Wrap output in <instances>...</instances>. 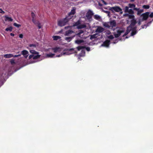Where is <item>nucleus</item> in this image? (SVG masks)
<instances>
[{
	"label": "nucleus",
	"instance_id": "58",
	"mask_svg": "<svg viewBox=\"0 0 153 153\" xmlns=\"http://www.w3.org/2000/svg\"><path fill=\"white\" fill-rule=\"evenodd\" d=\"M134 0H130V1L132 2H134Z\"/></svg>",
	"mask_w": 153,
	"mask_h": 153
},
{
	"label": "nucleus",
	"instance_id": "3",
	"mask_svg": "<svg viewBox=\"0 0 153 153\" xmlns=\"http://www.w3.org/2000/svg\"><path fill=\"white\" fill-rule=\"evenodd\" d=\"M109 10L113 12H114V11L119 12L122 10L118 6L111 7L109 9Z\"/></svg>",
	"mask_w": 153,
	"mask_h": 153
},
{
	"label": "nucleus",
	"instance_id": "23",
	"mask_svg": "<svg viewBox=\"0 0 153 153\" xmlns=\"http://www.w3.org/2000/svg\"><path fill=\"white\" fill-rule=\"evenodd\" d=\"M13 27L12 26L10 27H9L5 29V30L6 31L11 32L13 29Z\"/></svg>",
	"mask_w": 153,
	"mask_h": 153
},
{
	"label": "nucleus",
	"instance_id": "35",
	"mask_svg": "<svg viewBox=\"0 0 153 153\" xmlns=\"http://www.w3.org/2000/svg\"><path fill=\"white\" fill-rule=\"evenodd\" d=\"M129 14H133L134 13V12L131 9H129L128 12Z\"/></svg>",
	"mask_w": 153,
	"mask_h": 153
},
{
	"label": "nucleus",
	"instance_id": "29",
	"mask_svg": "<svg viewBox=\"0 0 153 153\" xmlns=\"http://www.w3.org/2000/svg\"><path fill=\"white\" fill-rule=\"evenodd\" d=\"M32 21L35 24V25H38L40 22L38 21H36L35 19L33 20L32 19Z\"/></svg>",
	"mask_w": 153,
	"mask_h": 153
},
{
	"label": "nucleus",
	"instance_id": "20",
	"mask_svg": "<svg viewBox=\"0 0 153 153\" xmlns=\"http://www.w3.org/2000/svg\"><path fill=\"white\" fill-rule=\"evenodd\" d=\"M125 15L128 17L129 19H134V16L133 15H130L128 14H125Z\"/></svg>",
	"mask_w": 153,
	"mask_h": 153
},
{
	"label": "nucleus",
	"instance_id": "25",
	"mask_svg": "<svg viewBox=\"0 0 153 153\" xmlns=\"http://www.w3.org/2000/svg\"><path fill=\"white\" fill-rule=\"evenodd\" d=\"M30 52L31 53L33 54H38L39 53L38 52L35 51L33 50H30Z\"/></svg>",
	"mask_w": 153,
	"mask_h": 153
},
{
	"label": "nucleus",
	"instance_id": "51",
	"mask_svg": "<svg viewBox=\"0 0 153 153\" xmlns=\"http://www.w3.org/2000/svg\"><path fill=\"white\" fill-rule=\"evenodd\" d=\"M149 16L150 18H152L153 17V13H152Z\"/></svg>",
	"mask_w": 153,
	"mask_h": 153
},
{
	"label": "nucleus",
	"instance_id": "50",
	"mask_svg": "<svg viewBox=\"0 0 153 153\" xmlns=\"http://www.w3.org/2000/svg\"><path fill=\"white\" fill-rule=\"evenodd\" d=\"M10 63L11 64H13L15 63V62L14 60H11L10 61Z\"/></svg>",
	"mask_w": 153,
	"mask_h": 153
},
{
	"label": "nucleus",
	"instance_id": "6",
	"mask_svg": "<svg viewBox=\"0 0 153 153\" xmlns=\"http://www.w3.org/2000/svg\"><path fill=\"white\" fill-rule=\"evenodd\" d=\"M104 30L105 29L103 27L100 26H98L97 29L95 30V32L99 33H100L103 32Z\"/></svg>",
	"mask_w": 153,
	"mask_h": 153
},
{
	"label": "nucleus",
	"instance_id": "42",
	"mask_svg": "<svg viewBox=\"0 0 153 153\" xmlns=\"http://www.w3.org/2000/svg\"><path fill=\"white\" fill-rule=\"evenodd\" d=\"M29 46L30 47H33V48H36V45L35 44H30L29 45Z\"/></svg>",
	"mask_w": 153,
	"mask_h": 153
},
{
	"label": "nucleus",
	"instance_id": "62",
	"mask_svg": "<svg viewBox=\"0 0 153 153\" xmlns=\"http://www.w3.org/2000/svg\"><path fill=\"white\" fill-rule=\"evenodd\" d=\"M126 38H128V37H126Z\"/></svg>",
	"mask_w": 153,
	"mask_h": 153
},
{
	"label": "nucleus",
	"instance_id": "21",
	"mask_svg": "<svg viewBox=\"0 0 153 153\" xmlns=\"http://www.w3.org/2000/svg\"><path fill=\"white\" fill-rule=\"evenodd\" d=\"M97 33L91 35L90 36V39L91 40H92L96 38L97 37Z\"/></svg>",
	"mask_w": 153,
	"mask_h": 153
},
{
	"label": "nucleus",
	"instance_id": "19",
	"mask_svg": "<svg viewBox=\"0 0 153 153\" xmlns=\"http://www.w3.org/2000/svg\"><path fill=\"white\" fill-rule=\"evenodd\" d=\"M74 37V36L72 37H66L65 38V39L68 42H70Z\"/></svg>",
	"mask_w": 153,
	"mask_h": 153
},
{
	"label": "nucleus",
	"instance_id": "46",
	"mask_svg": "<svg viewBox=\"0 0 153 153\" xmlns=\"http://www.w3.org/2000/svg\"><path fill=\"white\" fill-rule=\"evenodd\" d=\"M39 29H40L42 28V27L40 23H39L38 25H37Z\"/></svg>",
	"mask_w": 153,
	"mask_h": 153
},
{
	"label": "nucleus",
	"instance_id": "30",
	"mask_svg": "<svg viewBox=\"0 0 153 153\" xmlns=\"http://www.w3.org/2000/svg\"><path fill=\"white\" fill-rule=\"evenodd\" d=\"M83 33H84V31L83 30H79V33L76 34V35L80 37V35Z\"/></svg>",
	"mask_w": 153,
	"mask_h": 153
},
{
	"label": "nucleus",
	"instance_id": "43",
	"mask_svg": "<svg viewBox=\"0 0 153 153\" xmlns=\"http://www.w3.org/2000/svg\"><path fill=\"white\" fill-rule=\"evenodd\" d=\"M108 38L110 39H112L114 38V37L113 35H110L108 36Z\"/></svg>",
	"mask_w": 153,
	"mask_h": 153
},
{
	"label": "nucleus",
	"instance_id": "52",
	"mask_svg": "<svg viewBox=\"0 0 153 153\" xmlns=\"http://www.w3.org/2000/svg\"><path fill=\"white\" fill-rule=\"evenodd\" d=\"M34 56V55H30L29 56V59H31L32 57H33V56Z\"/></svg>",
	"mask_w": 153,
	"mask_h": 153
},
{
	"label": "nucleus",
	"instance_id": "14",
	"mask_svg": "<svg viewBox=\"0 0 153 153\" xmlns=\"http://www.w3.org/2000/svg\"><path fill=\"white\" fill-rule=\"evenodd\" d=\"M5 18V21L12 22L13 21V19H12L11 17H9L7 16H4Z\"/></svg>",
	"mask_w": 153,
	"mask_h": 153
},
{
	"label": "nucleus",
	"instance_id": "27",
	"mask_svg": "<svg viewBox=\"0 0 153 153\" xmlns=\"http://www.w3.org/2000/svg\"><path fill=\"white\" fill-rule=\"evenodd\" d=\"M55 55L54 54H53L51 53L47 54L46 56L48 57H53Z\"/></svg>",
	"mask_w": 153,
	"mask_h": 153
},
{
	"label": "nucleus",
	"instance_id": "59",
	"mask_svg": "<svg viewBox=\"0 0 153 153\" xmlns=\"http://www.w3.org/2000/svg\"><path fill=\"white\" fill-rule=\"evenodd\" d=\"M141 27L142 28H144L143 26H141Z\"/></svg>",
	"mask_w": 153,
	"mask_h": 153
},
{
	"label": "nucleus",
	"instance_id": "2",
	"mask_svg": "<svg viewBox=\"0 0 153 153\" xmlns=\"http://www.w3.org/2000/svg\"><path fill=\"white\" fill-rule=\"evenodd\" d=\"M71 19V17L70 18H68V17L66 16L65 18L58 21V25L60 27L65 26Z\"/></svg>",
	"mask_w": 153,
	"mask_h": 153
},
{
	"label": "nucleus",
	"instance_id": "57",
	"mask_svg": "<svg viewBox=\"0 0 153 153\" xmlns=\"http://www.w3.org/2000/svg\"><path fill=\"white\" fill-rule=\"evenodd\" d=\"M10 35L11 36H14V33H10Z\"/></svg>",
	"mask_w": 153,
	"mask_h": 153
},
{
	"label": "nucleus",
	"instance_id": "16",
	"mask_svg": "<svg viewBox=\"0 0 153 153\" xmlns=\"http://www.w3.org/2000/svg\"><path fill=\"white\" fill-rule=\"evenodd\" d=\"M13 55L12 54H7L4 55V57L5 58H10L13 57Z\"/></svg>",
	"mask_w": 153,
	"mask_h": 153
},
{
	"label": "nucleus",
	"instance_id": "38",
	"mask_svg": "<svg viewBox=\"0 0 153 153\" xmlns=\"http://www.w3.org/2000/svg\"><path fill=\"white\" fill-rule=\"evenodd\" d=\"M143 11V10H139L137 11V14L138 15H140L141 13Z\"/></svg>",
	"mask_w": 153,
	"mask_h": 153
},
{
	"label": "nucleus",
	"instance_id": "10",
	"mask_svg": "<svg viewBox=\"0 0 153 153\" xmlns=\"http://www.w3.org/2000/svg\"><path fill=\"white\" fill-rule=\"evenodd\" d=\"M74 32L71 30H69L65 32V36H69L71 34L74 33Z\"/></svg>",
	"mask_w": 153,
	"mask_h": 153
},
{
	"label": "nucleus",
	"instance_id": "41",
	"mask_svg": "<svg viewBox=\"0 0 153 153\" xmlns=\"http://www.w3.org/2000/svg\"><path fill=\"white\" fill-rule=\"evenodd\" d=\"M129 7L126 6L125 8V12H128L129 10Z\"/></svg>",
	"mask_w": 153,
	"mask_h": 153
},
{
	"label": "nucleus",
	"instance_id": "49",
	"mask_svg": "<svg viewBox=\"0 0 153 153\" xmlns=\"http://www.w3.org/2000/svg\"><path fill=\"white\" fill-rule=\"evenodd\" d=\"M85 48H86V50L87 51H90V49L89 47H85Z\"/></svg>",
	"mask_w": 153,
	"mask_h": 153
},
{
	"label": "nucleus",
	"instance_id": "4",
	"mask_svg": "<svg viewBox=\"0 0 153 153\" xmlns=\"http://www.w3.org/2000/svg\"><path fill=\"white\" fill-rule=\"evenodd\" d=\"M93 14V12L90 10H89L86 13V16L88 19H90L92 18Z\"/></svg>",
	"mask_w": 153,
	"mask_h": 153
},
{
	"label": "nucleus",
	"instance_id": "26",
	"mask_svg": "<svg viewBox=\"0 0 153 153\" xmlns=\"http://www.w3.org/2000/svg\"><path fill=\"white\" fill-rule=\"evenodd\" d=\"M80 24V21L79 20H78L77 22H75L74 24V26H78V25H79Z\"/></svg>",
	"mask_w": 153,
	"mask_h": 153
},
{
	"label": "nucleus",
	"instance_id": "5",
	"mask_svg": "<svg viewBox=\"0 0 153 153\" xmlns=\"http://www.w3.org/2000/svg\"><path fill=\"white\" fill-rule=\"evenodd\" d=\"M149 14V12H146L142 14L141 15V16H143L142 20L145 21L147 20L148 18Z\"/></svg>",
	"mask_w": 153,
	"mask_h": 153
},
{
	"label": "nucleus",
	"instance_id": "61",
	"mask_svg": "<svg viewBox=\"0 0 153 153\" xmlns=\"http://www.w3.org/2000/svg\"><path fill=\"white\" fill-rule=\"evenodd\" d=\"M139 25H140V22H139Z\"/></svg>",
	"mask_w": 153,
	"mask_h": 153
},
{
	"label": "nucleus",
	"instance_id": "9",
	"mask_svg": "<svg viewBox=\"0 0 153 153\" xmlns=\"http://www.w3.org/2000/svg\"><path fill=\"white\" fill-rule=\"evenodd\" d=\"M110 41L108 40H107L104 41L103 44L101 45V46H103L105 47H108L109 45Z\"/></svg>",
	"mask_w": 153,
	"mask_h": 153
},
{
	"label": "nucleus",
	"instance_id": "40",
	"mask_svg": "<svg viewBox=\"0 0 153 153\" xmlns=\"http://www.w3.org/2000/svg\"><path fill=\"white\" fill-rule=\"evenodd\" d=\"M13 25L17 27H19L21 26L20 25L16 23H14L13 24Z\"/></svg>",
	"mask_w": 153,
	"mask_h": 153
},
{
	"label": "nucleus",
	"instance_id": "31",
	"mask_svg": "<svg viewBox=\"0 0 153 153\" xmlns=\"http://www.w3.org/2000/svg\"><path fill=\"white\" fill-rule=\"evenodd\" d=\"M129 7L130 8H134L135 7V5L134 4H128Z\"/></svg>",
	"mask_w": 153,
	"mask_h": 153
},
{
	"label": "nucleus",
	"instance_id": "33",
	"mask_svg": "<svg viewBox=\"0 0 153 153\" xmlns=\"http://www.w3.org/2000/svg\"><path fill=\"white\" fill-rule=\"evenodd\" d=\"M31 16L32 17V19L34 20L36 16L35 14L33 12L31 13Z\"/></svg>",
	"mask_w": 153,
	"mask_h": 153
},
{
	"label": "nucleus",
	"instance_id": "53",
	"mask_svg": "<svg viewBox=\"0 0 153 153\" xmlns=\"http://www.w3.org/2000/svg\"><path fill=\"white\" fill-rule=\"evenodd\" d=\"M105 13H107L108 15H110V13L109 11H105Z\"/></svg>",
	"mask_w": 153,
	"mask_h": 153
},
{
	"label": "nucleus",
	"instance_id": "56",
	"mask_svg": "<svg viewBox=\"0 0 153 153\" xmlns=\"http://www.w3.org/2000/svg\"><path fill=\"white\" fill-rule=\"evenodd\" d=\"M134 10H137V11H138L139 10V9H138V8H134Z\"/></svg>",
	"mask_w": 153,
	"mask_h": 153
},
{
	"label": "nucleus",
	"instance_id": "60",
	"mask_svg": "<svg viewBox=\"0 0 153 153\" xmlns=\"http://www.w3.org/2000/svg\"><path fill=\"white\" fill-rule=\"evenodd\" d=\"M19 52H18L17 53H19Z\"/></svg>",
	"mask_w": 153,
	"mask_h": 153
},
{
	"label": "nucleus",
	"instance_id": "48",
	"mask_svg": "<svg viewBox=\"0 0 153 153\" xmlns=\"http://www.w3.org/2000/svg\"><path fill=\"white\" fill-rule=\"evenodd\" d=\"M137 29V27H133L132 29L131 30H134V31H137L136 30Z\"/></svg>",
	"mask_w": 153,
	"mask_h": 153
},
{
	"label": "nucleus",
	"instance_id": "55",
	"mask_svg": "<svg viewBox=\"0 0 153 153\" xmlns=\"http://www.w3.org/2000/svg\"><path fill=\"white\" fill-rule=\"evenodd\" d=\"M19 36L20 38H22L23 37V35H22V34H21L19 35Z\"/></svg>",
	"mask_w": 153,
	"mask_h": 153
},
{
	"label": "nucleus",
	"instance_id": "45",
	"mask_svg": "<svg viewBox=\"0 0 153 153\" xmlns=\"http://www.w3.org/2000/svg\"><path fill=\"white\" fill-rule=\"evenodd\" d=\"M104 26H105L106 27H110V26L108 24H104Z\"/></svg>",
	"mask_w": 153,
	"mask_h": 153
},
{
	"label": "nucleus",
	"instance_id": "15",
	"mask_svg": "<svg viewBox=\"0 0 153 153\" xmlns=\"http://www.w3.org/2000/svg\"><path fill=\"white\" fill-rule=\"evenodd\" d=\"M110 26L112 27H115L116 25V22L114 20L111 21L110 22Z\"/></svg>",
	"mask_w": 153,
	"mask_h": 153
},
{
	"label": "nucleus",
	"instance_id": "28",
	"mask_svg": "<svg viewBox=\"0 0 153 153\" xmlns=\"http://www.w3.org/2000/svg\"><path fill=\"white\" fill-rule=\"evenodd\" d=\"M41 56V55H38V54L36 55H34V56H33V59H38L39 58V57H40Z\"/></svg>",
	"mask_w": 153,
	"mask_h": 153
},
{
	"label": "nucleus",
	"instance_id": "44",
	"mask_svg": "<svg viewBox=\"0 0 153 153\" xmlns=\"http://www.w3.org/2000/svg\"><path fill=\"white\" fill-rule=\"evenodd\" d=\"M21 56V54H19L17 55H13V57H14V58L18 57H20Z\"/></svg>",
	"mask_w": 153,
	"mask_h": 153
},
{
	"label": "nucleus",
	"instance_id": "32",
	"mask_svg": "<svg viewBox=\"0 0 153 153\" xmlns=\"http://www.w3.org/2000/svg\"><path fill=\"white\" fill-rule=\"evenodd\" d=\"M85 48V47L83 46H79L77 47V49L78 51H80V50L84 49Z\"/></svg>",
	"mask_w": 153,
	"mask_h": 153
},
{
	"label": "nucleus",
	"instance_id": "7",
	"mask_svg": "<svg viewBox=\"0 0 153 153\" xmlns=\"http://www.w3.org/2000/svg\"><path fill=\"white\" fill-rule=\"evenodd\" d=\"M124 31L123 30H118L117 31V33H114V35L116 38L119 37L121 33H124Z\"/></svg>",
	"mask_w": 153,
	"mask_h": 153
},
{
	"label": "nucleus",
	"instance_id": "37",
	"mask_svg": "<svg viewBox=\"0 0 153 153\" xmlns=\"http://www.w3.org/2000/svg\"><path fill=\"white\" fill-rule=\"evenodd\" d=\"M143 7L145 9H148L149 8L150 6L149 5H144L143 6Z\"/></svg>",
	"mask_w": 153,
	"mask_h": 153
},
{
	"label": "nucleus",
	"instance_id": "22",
	"mask_svg": "<svg viewBox=\"0 0 153 153\" xmlns=\"http://www.w3.org/2000/svg\"><path fill=\"white\" fill-rule=\"evenodd\" d=\"M28 53L27 51L24 50L22 51V54L24 56H25L26 55H27L28 54Z\"/></svg>",
	"mask_w": 153,
	"mask_h": 153
},
{
	"label": "nucleus",
	"instance_id": "54",
	"mask_svg": "<svg viewBox=\"0 0 153 153\" xmlns=\"http://www.w3.org/2000/svg\"><path fill=\"white\" fill-rule=\"evenodd\" d=\"M101 1H102V2L105 5H107V3L105 2L104 0H101Z\"/></svg>",
	"mask_w": 153,
	"mask_h": 153
},
{
	"label": "nucleus",
	"instance_id": "47",
	"mask_svg": "<svg viewBox=\"0 0 153 153\" xmlns=\"http://www.w3.org/2000/svg\"><path fill=\"white\" fill-rule=\"evenodd\" d=\"M0 13L2 14H4V12L2 10L1 8L0 9Z\"/></svg>",
	"mask_w": 153,
	"mask_h": 153
},
{
	"label": "nucleus",
	"instance_id": "11",
	"mask_svg": "<svg viewBox=\"0 0 153 153\" xmlns=\"http://www.w3.org/2000/svg\"><path fill=\"white\" fill-rule=\"evenodd\" d=\"M132 29L130 28L129 27H127L126 31L124 34L123 35V37H124L126 35H127L129 32H130L131 30Z\"/></svg>",
	"mask_w": 153,
	"mask_h": 153
},
{
	"label": "nucleus",
	"instance_id": "13",
	"mask_svg": "<svg viewBox=\"0 0 153 153\" xmlns=\"http://www.w3.org/2000/svg\"><path fill=\"white\" fill-rule=\"evenodd\" d=\"M75 13V10L72 9L71 10V11L68 13V18L70 17L71 15H74Z\"/></svg>",
	"mask_w": 153,
	"mask_h": 153
},
{
	"label": "nucleus",
	"instance_id": "18",
	"mask_svg": "<svg viewBox=\"0 0 153 153\" xmlns=\"http://www.w3.org/2000/svg\"><path fill=\"white\" fill-rule=\"evenodd\" d=\"M84 41L82 40H77L75 41V42L77 44H80L81 43H83Z\"/></svg>",
	"mask_w": 153,
	"mask_h": 153
},
{
	"label": "nucleus",
	"instance_id": "17",
	"mask_svg": "<svg viewBox=\"0 0 153 153\" xmlns=\"http://www.w3.org/2000/svg\"><path fill=\"white\" fill-rule=\"evenodd\" d=\"M86 25L84 24L80 25V24L79 25H78L77 27V28L78 29H80L83 28H85L86 27Z\"/></svg>",
	"mask_w": 153,
	"mask_h": 153
},
{
	"label": "nucleus",
	"instance_id": "1",
	"mask_svg": "<svg viewBox=\"0 0 153 153\" xmlns=\"http://www.w3.org/2000/svg\"><path fill=\"white\" fill-rule=\"evenodd\" d=\"M64 51H66V52H63L62 53L57 56H56L59 57L63 55H69L71 54L76 53V52L74 48L65 49L64 50Z\"/></svg>",
	"mask_w": 153,
	"mask_h": 153
},
{
	"label": "nucleus",
	"instance_id": "8",
	"mask_svg": "<svg viewBox=\"0 0 153 153\" xmlns=\"http://www.w3.org/2000/svg\"><path fill=\"white\" fill-rule=\"evenodd\" d=\"M131 24L128 27L130 28L131 29H132V27H134V26L135 25L137 22L136 20L135 19H132L131 20Z\"/></svg>",
	"mask_w": 153,
	"mask_h": 153
},
{
	"label": "nucleus",
	"instance_id": "12",
	"mask_svg": "<svg viewBox=\"0 0 153 153\" xmlns=\"http://www.w3.org/2000/svg\"><path fill=\"white\" fill-rule=\"evenodd\" d=\"M52 49L54 53H56L57 52H60L61 51V49L60 47H56L55 48H53Z\"/></svg>",
	"mask_w": 153,
	"mask_h": 153
},
{
	"label": "nucleus",
	"instance_id": "34",
	"mask_svg": "<svg viewBox=\"0 0 153 153\" xmlns=\"http://www.w3.org/2000/svg\"><path fill=\"white\" fill-rule=\"evenodd\" d=\"M137 31H134L132 30V32L131 33V36H133L135 35L137 33Z\"/></svg>",
	"mask_w": 153,
	"mask_h": 153
},
{
	"label": "nucleus",
	"instance_id": "36",
	"mask_svg": "<svg viewBox=\"0 0 153 153\" xmlns=\"http://www.w3.org/2000/svg\"><path fill=\"white\" fill-rule=\"evenodd\" d=\"M94 18L96 19L99 20L100 19V17L98 15H95L94 16Z\"/></svg>",
	"mask_w": 153,
	"mask_h": 153
},
{
	"label": "nucleus",
	"instance_id": "24",
	"mask_svg": "<svg viewBox=\"0 0 153 153\" xmlns=\"http://www.w3.org/2000/svg\"><path fill=\"white\" fill-rule=\"evenodd\" d=\"M53 39L54 40H57L59 39H60L61 37L59 36H53Z\"/></svg>",
	"mask_w": 153,
	"mask_h": 153
},
{
	"label": "nucleus",
	"instance_id": "39",
	"mask_svg": "<svg viewBox=\"0 0 153 153\" xmlns=\"http://www.w3.org/2000/svg\"><path fill=\"white\" fill-rule=\"evenodd\" d=\"M85 52L84 50H82L81 51V53L79 54L80 56H82L83 55H84L85 54Z\"/></svg>",
	"mask_w": 153,
	"mask_h": 153
}]
</instances>
